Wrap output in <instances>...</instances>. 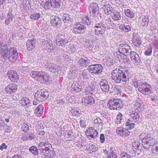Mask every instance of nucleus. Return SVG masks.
<instances>
[{
	"mask_svg": "<svg viewBox=\"0 0 158 158\" xmlns=\"http://www.w3.org/2000/svg\"><path fill=\"white\" fill-rule=\"evenodd\" d=\"M129 73L128 69H116L112 72L111 77L116 83L125 84L128 80Z\"/></svg>",
	"mask_w": 158,
	"mask_h": 158,
	"instance_id": "1",
	"label": "nucleus"
},
{
	"mask_svg": "<svg viewBox=\"0 0 158 158\" xmlns=\"http://www.w3.org/2000/svg\"><path fill=\"white\" fill-rule=\"evenodd\" d=\"M2 57L6 60L8 59L11 62L15 61L18 57L16 48L10 47L9 49H7V51L2 55Z\"/></svg>",
	"mask_w": 158,
	"mask_h": 158,
	"instance_id": "2",
	"label": "nucleus"
},
{
	"mask_svg": "<svg viewBox=\"0 0 158 158\" xmlns=\"http://www.w3.org/2000/svg\"><path fill=\"white\" fill-rule=\"evenodd\" d=\"M51 145L47 141L41 142L39 143L38 146V149L41 153H43L45 156V154H49L50 157H53L55 155V152L53 151L50 150L49 147Z\"/></svg>",
	"mask_w": 158,
	"mask_h": 158,
	"instance_id": "3",
	"label": "nucleus"
},
{
	"mask_svg": "<svg viewBox=\"0 0 158 158\" xmlns=\"http://www.w3.org/2000/svg\"><path fill=\"white\" fill-rule=\"evenodd\" d=\"M70 38L68 34L60 31L56 37V43L57 45L63 46L69 42Z\"/></svg>",
	"mask_w": 158,
	"mask_h": 158,
	"instance_id": "4",
	"label": "nucleus"
},
{
	"mask_svg": "<svg viewBox=\"0 0 158 158\" xmlns=\"http://www.w3.org/2000/svg\"><path fill=\"white\" fill-rule=\"evenodd\" d=\"M139 113L132 110L131 113L130 114V118L128 119L125 124L126 126L128 127L129 129L133 128L135 125L133 123L137 122L139 120Z\"/></svg>",
	"mask_w": 158,
	"mask_h": 158,
	"instance_id": "5",
	"label": "nucleus"
},
{
	"mask_svg": "<svg viewBox=\"0 0 158 158\" xmlns=\"http://www.w3.org/2000/svg\"><path fill=\"white\" fill-rule=\"evenodd\" d=\"M136 85L139 91L143 94L148 95L152 93V87L147 83L143 82H138Z\"/></svg>",
	"mask_w": 158,
	"mask_h": 158,
	"instance_id": "6",
	"label": "nucleus"
},
{
	"mask_svg": "<svg viewBox=\"0 0 158 158\" xmlns=\"http://www.w3.org/2000/svg\"><path fill=\"white\" fill-rule=\"evenodd\" d=\"M142 145L144 148L146 150L150 149L152 144L155 141V139L150 135H147L142 138Z\"/></svg>",
	"mask_w": 158,
	"mask_h": 158,
	"instance_id": "7",
	"label": "nucleus"
},
{
	"mask_svg": "<svg viewBox=\"0 0 158 158\" xmlns=\"http://www.w3.org/2000/svg\"><path fill=\"white\" fill-rule=\"evenodd\" d=\"M95 23L94 28L95 35H99L103 34L106 28V24L98 21L96 20Z\"/></svg>",
	"mask_w": 158,
	"mask_h": 158,
	"instance_id": "8",
	"label": "nucleus"
},
{
	"mask_svg": "<svg viewBox=\"0 0 158 158\" xmlns=\"http://www.w3.org/2000/svg\"><path fill=\"white\" fill-rule=\"evenodd\" d=\"M107 106L111 110H119L122 108V101L119 99H113L110 100L107 103Z\"/></svg>",
	"mask_w": 158,
	"mask_h": 158,
	"instance_id": "9",
	"label": "nucleus"
},
{
	"mask_svg": "<svg viewBox=\"0 0 158 158\" xmlns=\"http://www.w3.org/2000/svg\"><path fill=\"white\" fill-rule=\"evenodd\" d=\"M90 73L94 74H99L102 71L103 68L101 64H91L87 68Z\"/></svg>",
	"mask_w": 158,
	"mask_h": 158,
	"instance_id": "10",
	"label": "nucleus"
},
{
	"mask_svg": "<svg viewBox=\"0 0 158 158\" xmlns=\"http://www.w3.org/2000/svg\"><path fill=\"white\" fill-rule=\"evenodd\" d=\"M48 96L47 92H44L42 90H38L35 93V99L39 101V102H43L47 99Z\"/></svg>",
	"mask_w": 158,
	"mask_h": 158,
	"instance_id": "11",
	"label": "nucleus"
},
{
	"mask_svg": "<svg viewBox=\"0 0 158 158\" xmlns=\"http://www.w3.org/2000/svg\"><path fill=\"white\" fill-rule=\"evenodd\" d=\"M88 9L90 16L93 17L97 16L99 12L98 5L95 3H91L89 6Z\"/></svg>",
	"mask_w": 158,
	"mask_h": 158,
	"instance_id": "12",
	"label": "nucleus"
},
{
	"mask_svg": "<svg viewBox=\"0 0 158 158\" xmlns=\"http://www.w3.org/2000/svg\"><path fill=\"white\" fill-rule=\"evenodd\" d=\"M86 29V26L84 25L78 23L74 25L71 30L74 34H80L84 32Z\"/></svg>",
	"mask_w": 158,
	"mask_h": 158,
	"instance_id": "13",
	"label": "nucleus"
},
{
	"mask_svg": "<svg viewBox=\"0 0 158 158\" xmlns=\"http://www.w3.org/2000/svg\"><path fill=\"white\" fill-rule=\"evenodd\" d=\"M9 41L8 39L6 38H2L0 40V53L1 54H4L7 51V49H9V48H7L6 47L9 45Z\"/></svg>",
	"mask_w": 158,
	"mask_h": 158,
	"instance_id": "14",
	"label": "nucleus"
},
{
	"mask_svg": "<svg viewBox=\"0 0 158 158\" xmlns=\"http://www.w3.org/2000/svg\"><path fill=\"white\" fill-rule=\"evenodd\" d=\"M20 103L21 105L25 107V109L26 111H30L31 110L29 109V107H31L33 109V105H31V102L29 99L26 97H23L20 101Z\"/></svg>",
	"mask_w": 158,
	"mask_h": 158,
	"instance_id": "15",
	"label": "nucleus"
},
{
	"mask_svg": "<svg viewBox=\"0 0 158 158\" xmlns=\"http://www.w3.org/2000/svg\"><path fill=\"white\" fill-rule=\"evenodd\" d=\"M118 50L119 52L122 55H127L131 52L130 46L125 44H120L119 46Z\"/></svg>",
	"mask_w": 158,
	"mask_h": 158,
	"instance_id": "16",
	"label": "nucleus"
},
{
	"mask_svg": "<svg viewBox=\"0 0 158 158\" xmlns=\"http://www.w3.org/2000/svg\"><path fill=\"white\" fill-rule=\"evenodd\" d=\"M42 47L45 50H47L48 52L54 53L55 52L53 48V45L52 42L50 41L45 40L42 43Z\"/></svg>",
	"mask_w": 158,
	"mask_h": 158,
	"instance_id": "17",
	"label": "nucleus"
},
{
	"mask_svg": "<svg viewBox=\"0 0 158 158\" xmlns=\"http://www.w3.org/2000/svg\"><path fill=\"white\" fill-rule=\"evenodd\" d=\"M92 59L85 57V59L81 58L79 59L78 63L79 65L81 67L86 68L89 64L93 63Z\"/></svg>",
	"mask_w": 158,
	"mask_h": 158,
	"instance_id": "18",
	"label": "nucleus"
},
{
	"mask_svg": "<svg viewBox=\"0 0 158 158\" xmlns=\"http://www.w3.org/2000/svg\"><path fill=\"white\" fill-rule=\"evenodd\" d=\"M7 75L9 78L12 82H17L19 80V76L17 72L15 71H9L7 73Z\"/></svg>",
	"mask_w": 158,
	"mask_h": 158,
	"instance_id": "19",
	"label": "nucleus"
},
{
	"mask_svg": "<svg viewBox=\"0 0 158 158\" xmlns=\"http://www.w3.org/2000/svg\"><path fill=\"white\" fill-rule=\"evenodd\" d=\"M51 24L52 25L57 27L61 26L62 22L58 16H52L50 17Z\"/></svg>",
	"mask_w": 158,
	"mask_h": 158,
	"instance_id": "20",
	"label": "nucleus"
},
{
	"mask_svg": "<svg viewBox=\"0 0 158 158\" xmlns=\"http://www.w3.org/2000/svg\"><path fill=\"white\" fill-rule=\"evenodd\" d=\"M116 132L118 135L122 137H125L130 135V132L128 130L122 127H118Z\"/></svg>",
	"mask_w": 158,
	"mask_h": 158,
	"instance_id": "21",
	"label": "nucleus"
},
{
	"mask_svg": "<svg viewBox=\"0 0 158 158\" xmlns=\"http://www.w3.org/2000/svg\"><path fill=\"white\" fill-rule=\"evenodd\" d=\"M134 109L135 111L138 112H142L144 110L143 104L141 101L138 100L135 102Z\"/></svg>",
	"mask_w": 158,
	"mask_h": 158,
	"instance_id": "22",
	"label": "nucleus"
},
{
	"mask_svg": "<svg viewBox=\"0 0 158 158\" xmlns=\"http://www.w3.org/2000/svg\"><path fill=\"white\" fill-rule=\"evenodd\" d=\"M46 67L49 69L52 72H58L60 69V66L56 65L50 61L47 62L45 64Z\"/></svg>",
	"mask_w": 158,
	"mask_h": 158,
	"instance_id": "23",
	"label": "nucleus"
},
{
	"mask_svg": "<svg viewBox=\"0 0 158 158\" xmlns=\"http://www.w3.org/2000/svg\"><path fill=\"white\" fill-rule=\"evenodd\" d=\"M18 86L14 83L9 84L5 88L6 92L9 94L14 93L17 90Z\"/></svg>",
	"mask_w": 158,
	"mask_h": 158,
	"instance_id": "24",
	"label": "nucleus"
},
{
	"mask_svg": "<svg viewBox=\"0 0 158 158\" xmlns=\"http://www.w3.org/2000/svg\"><path fill=\"white\" fill-rule=\"evenodd\" d=\"M130 57L134 63L138 65L139 64L140 60L138 54L135 52H131L130 53Z\"/></svg>",
	"mask_w": 158,
	"mask_h": 158,
	"instance_id": "25",
	"label": "nucleus"
},
{
	"mask_svg": "<svg viewBox=\"0 0 158 158\" xmlns=\"http://www.w3.org/2000/svg\"><path fill=\"white\" fill-rule=\"evenodd\" d=\"M100 85L102 90L104 92H107L110 89L108 81L105 79H102L100 81Z\"/></svg>",
	"mask_w": 158,
	"mask_h": 158,
	"instance_id": "26",
	"label": "nucleus"
},
{
	"mask_svg": "<svg viewBox=\"0 0 158 158\" xmlns=\"http://www.w3.org/2000/svg\"><path fill=\"white\" fill-rule=\"evenodd\" d=\"M86 133L87 136L90 137L91 138H94L96 137L98 134V132L94 127H91L87 130Z\"/></svg>",
	"mask_w": 158,
	"mask_h": 158,
	"instance_id": "27",
	"label": "nucleus"
},
{
	"mask_svg": "<svg viewBox=\"0 0 158 158\" xmlns=\"http://www.w3.org/2000/svg\"><path fill=\"white\" fill-rule=\"evenodd\" d=\"M49 76H48L45 73L41 71L38 77V80L43 84L45 83L48 81Z\"/></svg>",
	"mask_w": 158,
	"mask_h": 158,
	"instance_id": "28",
	"label": "nucleus"
},
{
	"mask_svg": "<svg viewBox=\"0 0 158 158\" xmlns=\"http://www.w3.org/2000/svg\"><path fill=\"white\" fill-rule=\"evenodd\" d=\"M36 43L34 39L32 38L31 39H28L26 42V46L29 51H31L35 47Z\"/></svg>",
	"mask_w": 158,
	"mask_h": 158,
	"instance_id": "29",
	"label": "nucleus"
},
{
	"mask_svg": "<svg viewBox=\"0 0 158 158\" xmlns=\"http://www.w3.org/2000/svg\"><path fill=\"white\" fill-rule=\"evenodd\" d=\"M142 41L139 35H133L132 40L133 44L136 47H139L142 44Z\"/></svg>",
	"mask_w": 158,
	"mask_h": 158,
	"instance_id": "30",
	"label": "nucleus"
},
{
	"mask_svg": "<svg viewBox=\"0 0 158 158\" xmlns=\"http://www.w3.org/2000/svg\"><path fill=\"white\" fill-rule=\"evenodd\" d=\"M102 8L104 10L105 13L108 15L111 14L114 11L113 8L107 3L103 6Z\"/></svg>",
	"mask_w": 158,
	"mask_h": 158,
	"instance_id": "31",
	"label": "nucleus"
},
{
	"mask_svg": "<svg viewBox=\"0 0 158 158\" xmlns=\"http://www.w3.org/2000/svg\"><path fill=\"white\" fill-rule=\"evenodd\" d=\"M94 102L95 101L94 98L90 96H86L82 99V103H84L86 104L91 105L94 104Z\"/></svg>",
	"mask_w": 158,
	"mask_h": 158,
	"instance_id": "32",
	"label": "nucleus"
},
{
	"mask_svg": "<svg viewBox=\"0 0 158 158\" xmlns=\"http://www.w3.org/2000/svg\"><path fill=\"white\" fill-rule=\"evenodd\" d=\"M43 106L41 105H39L34 110L35 116L39 117L41 116L43 114Z\"/></svg>",
	"mask_w": 158,
	"mask_h": 158,
	"instance_id": "33",
	"label": "nucleus"
},
{
	"mask_svg": "<svg viewBox=\"0 0 158 158\" xmlns=\"http://www.w3.org/2000/svg\"><path fill=\"white\" fill-rule=\"evenodd\" d=\"M111 18L114 21H117L121 18V14L120 12L114 11L111 15Z\"/></svg>",
	"mask_w": 158,
	"mask_h": 158,
	"instance_id": "34",
	"label": "nucleus"
},
{
	"mask_svg": "<svg viewBox=\"0 0 158 158\" xmlns=\"http://www.w3.org/2000/svg\"><path fill=\"white\" fill-rule=\"evenodd\" d=\"M35 135L33 133L29 132L27 134H24L22 137L23 140H31L35 139Z\"/></svg>",
	"mask_w": 158,
	"mask_h": 158,
	"instance_id": "35",
	"label": "nucleus"
},
{
	"mask_svg": "<svg viewBox=\"0 0 158 158\" xmlns=\"http://www.w3.org/2000/svg\"><path fill=\"white\" fill-rule=\"evenodd\" d=\"M62 19L65 23H68L72 21V16L67 14H63L62 16Z\"/></svg>",
	"mask_w": 158,
	"mask_h": 158,
	"instance_id": "36",
	"label": "nucleus"
},
{
	"mask_svg": "<svg viewBox=\"0 0 158 158\" xmlns=\"http://www.w3.org/2000/svg\"><path fill=\"white\" fill-rule=\"evenodd\" d=\"M132 149L137 150L141 149V143L138 139H135L132 143Z\"/></svg>",
	"mask_w": 158,
	"mask_h": 158,
	"instance_id": "37",
	"label": "nucleus"
},
{
	"mask_svg": "<svg viewBox=\"0 0 158 158\" xmlns=\"http://www.w3.org/2000/svg\"><path fill=\"white\" fill-rule=\"evenodd\" d=\"M124 10L125 14L127 17L131 19L134 18L135 14L131 10L129 9H125Z\"/></svg>",
	"mask_w": 158,
	"mask_h": 158,
	"instance_id": "38",
	"label": "nucleus"
},
{
	"mask_svg": "<svg viewBox=\"0 0 158 158\" xmlns=\"http://www.w3.org/2000/svg\"><path fill=\"white\" fill-rule=\"evenodd\" d=\"M60 0H50L52 7L54 9H57L60 7Z\"/></svg>",
	"mask_w": 158,
	"mask_h": 158,
	"instance_id": "39",
	"label": "nucleus"
},
{
	"mask_svg": "<svg viewBox=\"0 0 158 158\" xmlns=\"http://www.w3.org/2000/svg\"><path fill=\"white\" fill-rule=\"evenodd\" d=\"M119 27L121 30L125 32H129L131 30V26L129 25H125L123 24L120 25Z\"/></svg>",
	"mask_w": 158,
	"mask_h": 158,
	"instance_id": "40",
	"label": "nucleus"
},
{
	"mask_svg": "<svg viewBox=\"0 0 158 158\" xmlns=\"http://www.w3.org/2000/svg\"><path fill=\"white\" fill-rule=\"evenodd\" d=\"M81 74L83 79L84 80H88L91 77L89 72L86 70H82L81 72Z\"/></svg>",
	"mask_w": 158,
	"mask_h": 158,
	"instance_id": "41",
	"label": "nucleus"
},
{
	"mask_svg": "<svg viewBox=\"0 0 158 158\" xmlns=\"http://www.w3.org/2000/svg\"><path fill=\"white\" fill-rule=\"evenodd\" d=\"M85 45L86 47L92 49L94 45V41L91 39H88L86 40Z\"/></svg>",
	"mask_w": 158,
	"mask_h": 158,
	"instance_id": "42",
	"label": "nucleus"
},
{
	"mask_svg": "<svg viewBox=\"0 0 158 158\" xmlns=\"http://www.w3.org/2000/svg\"><path fill=\"white\" fill-rule=\"evenodd\" d=\"M41 7L45 9H48L50 8L52 6H51V3L49 1H47L45 2H43L40 3Z\"/></svg>",
	"mask_w": 158,
	"mask_h": 158,
	"instance_id": "43",
	"label": "nucleus"
},
{
	"mask_svg": "<svg viewBox=\"0 0 158 158\" xmlns=\"http://www.w3.org/2000/svg\"><path fill=\"white\" fill-rule=\"evenodd\" d=\"M82 21L83 23L88 26L90 25L91 23L90 19H89L88 16H84L82 17Z\"/></svg>",
	"mask_w": 158,
	"mask_h": 158,
	"instance_id": "44",
	"label": "nucleus"
},
{
	"mask_svg": "<svg viewBox=\"0 0 158 158\" xmlns=\"http://www.w3.org/2000/svg\"><path fill=\"white\" fill-rule=\"evenodd\" d=\"M20 64L19 66L20 68L23 71H27L30 69V67L26 63H22Z\"/></svg>",
	"mask_w": 158,
	"mask_h": 158,
	"instance_id": "45",
	"label": "nucleus"
},
{
	"mask_svg": "<svg viewBox=\"0 0 158 158\" xmlns=\"http://www.w3.org/2000/svg\"><path fill=\"white\" fill-rule=\"evenodd\" d=\"M142 21L141 23V25L142 27H144L148 25L149 23V19L148 16H145L142 19Z\"/></svg>",
	"mask_w": 158,
	"mask_h": 158,
	"instance_id": "46",
	"label": "nucleus"
},
{
	"mask_svg": "<svg viewBox=\"0 0 158 158\" xmlns=\"http://www.w3.org/2000/svg\"><path fill=\"white\" fill-rule=\"evenodd\" d=\"M152 47L151 45H149L147 47V49L144 52V54L146 56H150L151 55L152 52Z\"/></svg>",
	"mask_w": 158,
	"mask_h": 158,
	"instance_id": "47",
	"label": "nucleus"
},
{
	"mask_svg": "<svg viewBox=\"0 0 158 158\" xmlns=\"http://www.w3.org/2000/svg\"><path fill=\"white\" fill-rule=\"evenodd\" d=\"M40 73V72L32 71L30 73V76L35 79L38 80V77Z\"/></svg>",
	"mask_w": 158,
	"mask_h": 158,
	"instance_id": "48",
	"label": "nucleus"
},
{
	"mask_svg": "<svg viewBox=\"0 0 158 158\" xmlns=\"http://www.w3.org/2000/svg\"><path fill=\"white\" fill-rule=\"evenodd\" d=\"M152 151L153 153H158V142H156L152 145Z\"/></svg>",
	"mask_w": 158,
	"mask_h": 158,
	"instance_id": "49",
	"label": "nucleus"
},
{
	"mask_svg": "<svg viewBox=\"0 0 158 158\" xmlns=\"http://www.w3.org/2000/svg\"><path fill=\"white\" fill-rule=\"evenodd\" d=\"M97 146L92 143H89L87 148L88 150L92 152H95L97 150Z\"/></svg>",
	"mask_w": 158,
	"mask_h": 158,
	"instance_id": "50",
	"label": "nucleus"
},
{
	"mask_svg": "<svg viewBox=\"0 0 158 158\" xmlns=\"http://www.w3.org/2000/svg\"><path fill=\"white\" fill-rule=\"evenodd\" d=\"M102 120L99 118H97L93 121V123L96 126H99L100 125L102 126Z\"/></svg>",
	"mask_w": 158,
	"mask_h": 158,
	"instance_id": "51",
	"label": "nucleus"
},
{
	"mask_svg": "<svg viewBox=\"0 0 158 158\" xmlns=\"http://www.w3.org/2000/svg\"><path fill=\"white\" fill-rule=\"evenodd\" d=\"M29 150L34 155H38V149L35 146H33L30 147Z\"/></svg>",
	"mask_w": 158,
	"mask_h": 158,
	"instance_id": "52",
	"label": "nucleus"
},
{
	"mask_svg": "<svg viewBox=\"0 0 158 158\" xmlns=\"http://www.w3.org/2000/svg\"><path fill=\"white\" fill-rule=\"evenodd\" d=\"M40 17V13H35L32 15H31L30 16V18L31 19L37 20Z\"/></svg>",
	"mask_w": 158,
	"mask_h": 158,
	"instance_id": "53",
	"label": "nucleus"
},
{
	"mask_svg": "<svg viewBox=\"0 0 158 158\" xmlns=\"http://www.w3.org/2000/svg\"><path fill=\"white\" fill-rule=\"evenodd\" d=\"M122 114L120 113H119L118 114L115 121L117 124H119L121 123L122 118Z\"/></svg>",
	"mask_w": 158,
	"mask_h": 158,
	"instance_id": "54",
	"label": "nucleus"
},
{
	"mask_svg": "<svg viewBox=\"0 0 158 158\" xmlns=\"http://www.w3.org/2000/svg\"><path fill=\"white\" fill-rule=\"evenodd\" d=\"M37 133L39 135L41 136V137H39V139L40 140L42 141L44 139V136L45 133L43 131H42L41 130H38L37 131Z\"/></svg>",
	"mask_w": 158,
	"mask_h": 158,
	"instance_id": "55",
	"label": "nucleus"
},
{
	"mask_svg": "<svg viewBox=\"0 0 158 158\" xmlns=\"http://www.w3.org/2000/svg\"><path fill=\"white\" fill-rule=\"evenodd\" d=\"M76 48L72 44H70L69 45L68 51L70 53L73 54L76 51Z\"/></svg>",
	"mask_w": 158,
	"mask_h": 158,
	"instance_id": "56",
	"label": "nucleus"
},
{
	"mask_svg": "<svg viewBox=\"0 0 158 158\" xmlns=\"http://www.w3.org/2000/svg\"><path fill=\"white\" fill-rule=\"evenodd\" d=\"M121 158H131L130 155L127 154L126 152H122L120 154Z\"/></svg>",
	"mask_w": 158,
	"mask_h": 158,
	"instance_id": "57",
	"label": "nucleus"
},
{
	"mask_svg": "<svg viewBox=\"0 0 158 158\" xmlns=\"http://www.w3.org/2000/svg\"><path fill=\"white\" fill-rule=\"evenodd\" d=\"M22 131L25 132H27L29 130V126L26 124H23L22 127Z\"/></svg>",
	"mask_w": 158,
	"mask_h": 158,
	"instance_id": "58",
	"label": "nucleus"
},
{
	"mask_svg": "<svg viewBox=\"0 0 158 158\" xmlns=\"http://www.w3.org/2000/svg\"><path fill=\"white\" fill-rule=\"evenodd\" d=\"M121 54H122L120 53L119 52L118 50L117 52L114 54V56L116 57V58H117L118 60H120L122 58Z\"/></svg>",
	"mask_w": 158,
	"mask_h": 158,
	"instance_id": "59",
	"label": "nucleus"
},
{
	"mask_svg": "<svg viewBox=\"0 0 158 158\" xmlns=\"http://www.w3.org/2000/svg\"><path fill=\"white\" fill-rule=\"evenodd\" d=\"M123 62L126 65L128 66L130 64L131 61L128 58H124L123 60Z\"/></svg>",
	"mask_w": 158,
	"mask_h": 158,
	"instance_id": "60",
	"label": "nucleus"
},
{
	"mask_svg": "<svg viewBox=\"0 0 158 158\" xmlns=\"http://www.w3.org/2000/svg\"><path fill=\"white\" fill-rule=\"evenodd\" d=\"M7 18L5 21V23L7 25H8L9 23H10V21H11L13 19V17H9L7 16Z\"/></svg>",
	"mask_w": 158,
	"mask_h": 158,
	"instance_id": "61",
	"label": "nucleus"
},
{
	"mask_svg": "<svg viewBox=\"0 0 158 158\" xmlns=\"http://www.w3.org/2000/svg\"><path fill=\"white\" fill-rule=\"evenodd\" d=\"M151 100L155 103H158V96L156 95L151 98Z\"/></svg>",
	"mask_w": 158,
	"mask_h": 158,
	"instance_id": "62",
	"label": "nucleus"
},
{
	"mask_svg": "<svg viewBox=\"0 0 158 158\" xmlns=\"http://www.w3.org/2000/svg\"><path fill=\"white\" fill-rule=\"evenodd\" d=\"M71 114H72L73 116H76L78 115L79 114V111L77 110L72 109L70 111Z\"/></svg>",
	"mask_w": 158,
	"mask_h": 158,
	"instance_id": "63",
	"label": "nucleus"
},
{
	"mask_svg": "<svg viewBox=\"0 0 158 158\" xmlns=\"http://www.w3.org/2000/svg\"><path fill=\"white\" fill-rule=\"evenodd\" d=\"M7 148V146L4 143H3L0 145V150L3 151L4 149H6Z\"/></svg>",
	"mask_w": 158,
	"mask_h": 158,
	"instance_id": "64",
	"label": "nucleus"
}]
</instances>
